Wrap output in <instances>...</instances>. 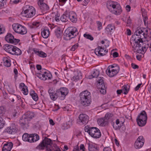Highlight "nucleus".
<instances>
[{"instance_id":"obj_1","label":"nucleus","mask_w":151,"mask_h":151,"mask_svg":"<svg viewBox=\"0 0 151 151\" xmlns=\"http://www.w3.org/2000/svg\"><path fill=\"white\" fill-rule=\"evenodd\" d=\"M148 34V30L146 29H137L134 32L130 41L132 42V43L136 42L139 43V42L143 41V39L147 37Z\"/></svg>"},{"instance_id":"obj_2","label":"nucleus","mask_w":151,"mask_h":151,"mask_svg":"<svg viewBox=\"0 0 151 151\" xmlns=\"http://www.w3.org/2000/svg\"><path fill=\"white\" fill-rule=\"evenodd\" d=\"M79 97L80 102L82 105L87 106L90 105L91 99L90 92L87 90L83 91L80 94Z\"/></svg>"},{"instance_id":"obj_3","label":"nucleus","mask_w":151,"mask_h":151,"mask_svg":"<svg viewBox=\"0 0 151 151\" xmlns=\"http://www.w3.org/2000/svg\"><path fill=\"white\" fill-rule=\"evenodd\" d=\"M107 7L112 13L118 15L122 12L120 4L117 2L108 1L106 3Z\"/></svg>"},{"instance_id":"obj_4","label":"nucleus","mask_w":151,"mask_h":151,"mask_svg":"<svg viewBox=\"0 0 151 151\" xmlns=\"http://www.w3.org/2000/svg\"><path fill=\"white\" fill-rule=\"evenodd\" d=\"M130 43L132 47L137 53L139 52L140 51H146L149 47L148 44H146L143 43V41L139 42V43L136 42L133 43L132 42L130 41Z\"/></svg>"},{"instance_id":"obj_5","label":"nucleus","mask_w":151,"mask_h":151,"mask_svg":"<svg viewBox=\"0 0 151 151\" xmlns=\"http://www.w3.org/2000/svg\"><path fill=\"white\" fill-rule=\"evenodd\" d=\"M85 130L86 132H88L93 138L97 139L101 137V133L100 130L96 127H86Z\"/></svg>"},{"instance_id":"obj_6","label":"nucleus","mask_w":151,"mask_h":151,"mask_svg":"<svg viewBox=\"0 0 151 151\" xmlns=\"http://www.w3.org/2000/svg\"><path fill=\"white\" fill-rule=\"evenodd\" d=\"M21 14H24L23 15L27 17H31L35 14V10L32 6L26 5L23 7Z\"/></svg>"},{"instance_id":"obj_7","label":"nucleus","mask_w":151,"mask_h":151,"mask_svg":"<svg viewBox=\"0 0 151 151\" xmlns=\"http://www.w3.org/2000/svg\"><path fill=\"white\" fill-rule=\"evenodd\" d=\"M147 119V116L146 112L145 111H142L137 116L136 121L139 126L143 127L146 124Z\"/></svg>"},{"instance_id":"obj_8","label":"nucleus","mask_w":151,"mask_h":151,"mask_svg":"<svg viewBox=\"0 0 151 151\" xmlns=\"http://www.w3.org/2000/svg\"><path fill=\"white\" fill-rule=\"evenodd\" d=\"M77 34V29L73 27L68 28L64 33V36L67 38H69V39L75 37Z\"/></svg>"},{"instance_id":"obj_9","label":"nucleus","mask_w":151,"mask_h":151,"mask_svg":"<svg viewBox=\"0 0 151 151\" xmlns=\"http://www.w3.org/2000/svg\"><path fill=\"white\" fill-rule=\"evenodd\" d=\"M119 67L117 65H111L109 66L106 70V74L110 77H113L119 72Z\"/></svg>"},{"instance_id":"obj_10","label":"nucleus","mask_w":151,"mask_h":151,"mask_svg":"<svg viewBox=\"0 0 151 151\" xmlns=\"http://www.w3.org/2000/svg\"><path fill=\"white\" fill-rule=\"evenodd\" d=\"M12 27L14 31L18 33L24 35L27 32L26 28L19 24H13L12 25Z\"/></svg>"},{"instance_id":"obj_11","label":"nucleus","mask_w":151,"mask_h":151,"mask_svg":"<svg viewBox=\"0 0 151 151\" xmlns=\"http://www.w3.org/2000/svg\"><path fill=\"white\" fill-rule=\"evenodd\" d=\"M78 123L80 125L86 124L88 121L89 117L87 115L82 114L79 115Z\"/></svg>"},{"instance_id":"obj_12","label":"nucleus","mask_w":151,"mask_h":151,"mask_svg":"<svg viewBox=\"0 0 151 151\" xmlns=\"http://www.w3.org/2000/svg\"><path fill=\"white\" fill-rule=\"evenodd\" d=\"M18 131V129L15 125L14 124L7 127L4 130V132L9 134L14 135L16 134Z\"/></svg>"},{"instance_id":"obj_13","label":"nucleus","mask_w":151,"mask_h":151,"mask_svg":"<svg viewBox=\"0 0 151 151\" xmlns=\"http://www.w3.org/2000/svg\"><path fill=\"white\" fill-rule=\"evenodd\" d=\"M5 40L8 42L16 45L19 42V39L14 38V36L11 33H8L5 37Z\"/></svg>"},{"instance_id":"obj_14","label":"nucleus","mask_w":151,"mask_h":151,"mask_svg":"<svg viewBox=\"0 0 151 151\" xmlns=\"http://www.w3.org/2000/svg\"><path fill=\"white\" fill-rule=\"evenodd\" d=\"M145 140L142 136L139 137L134 143V147L136 149L141 148L144 144Z\"/></svg>"},{"instance_id":"obj_15","label":"nucleus","mask_w":151,"mask_h":151,"mask_svg":"<svg viewBox=\"0 0 151 151\" xmlns=\"http://www.w3.org/2000/svg\"><path fill=\"white\" fill-rule=\"evenodd\" d=\"M59 96H60L61 100H63L65 96L68 93V90L66 88H60V89L57 90Z\"/></svg>"},{"instance_id":"obj_16","label":"nucleus","mask_w":151,"mask_h":151,"mask_svg":"<svg viewBox=\"0 0 151 151\" xmlns=\"http://www.w3.org/2000/svg\"><path fill=\"white\" fill-rule=\"evenodd\" d=\"M42 142L46 147V151H48L51 147H54L53 145L54 144H52V141L49 138L45 137Z\"/></svg>"},{"instance_id":"obj_17","label":"nucleus","mask_w":151,"mask_h":151,"mask_svg":"<svg viewBox=\"0 0 151 151\" xmlns=\"http://www.w3.org/2000/svg\"><path fill=\"white\" fill-rule=\"evenodd\" d=\"M107 52V50H106L100 46H98L95 50V53L96 55L99 56H103L106 55Z\"/></svg>"},{"instance_id":"obj_18","label":"nucleus","mask_w":151,"mask_h":151,"mask_svg":"<svg viewBox=\"0 0 151 151\" xmlns=\"http://www.w3.org/2000/svg\"><path fill=\"white\" fill-rule=\"evenodd\" d=\"M44 0H39L37 4L41 10L45 11L49 10V9L48 6L45 3L43 2Z\"/></svg>"},{"instance_id":"obj_19","label":"nucleus","mask_w":151,"mask_h":151,"mask_svg":"<svg viewBox=\"0 0 151 151\" xmlns=\"http://www.w3.org/2000/svg\"><path fill=\"white\" fill-rule=\"evenodd\" d=\"M15 46L9 44H6L4 45V49L8 53L13 55Z\"/></svg>"},{"instance_id":"obj_20","label":"nucleus","mask_w":151,"mask_h":151,"mask_svg":"<svg viewBox=\"0 0 151 151\" xmlns=\"http://www.w3.org/2000/svg\"><path fill=\"white\" fill-rule=\"evenodd\" d=\"M48 93L51 99L53 101L55 100L59 96L57 90L55 92L53 89H50L48 90Z\"/></svg>"},{"instance_id":"obj_21","label":"nucleus","mask_w":151,"mask_h":151,"mask_svg":"<svg viewBox=\"0 0 151 151\" xmlns=\"http://www.w3.org/2000/svg\"><path fill=\"white\" fill-rule=\"evenodd\" d=\"M29 120L24 115L21 118L19 122L21 125L24 127L28 126V124Z\"/></svg>"},{"instance_id":"obj_22","label":"nucleus","mask_w":151,"mask_h":151,"mask_svg":"<svg viewBox=\"0 0 151 151\" xmlns=\"http://www.w3.org/2000/svg\"><path fill=\"white\" fill-rule=\"evenodd\" d=\"M106 31L108 33L111 34L115 30L114 25L112 24H108L105 29Z\"/></svg>"},{"instance_id":"obj_23","label":"nucleus","mask_w":151,"mask_h":151,"mask_svg":"<svg viewBox=\"0 0 151 151\" xmlns=\"http://www.w3.org/2000/svg\"><path fill=\"white\" fill-rule=\"evenodd\" d=\"M13 145L11 142L5 144L3 147L2 151H10L12 148Z\"/></svg>"},{"instance_id":"obj_24","label":"nucleus","mask_w":151,"mask_h":151,"mask_svg":"<svg viewBox=\"0 0 151 151\" xmlns=\"http://www.w3.org/2000/svg\"><path fill=\"white\" fill-rule=\"evenodd\" d=\"M69 19L73 23L76 22L77 21V18L76 15V14L74 12L70 13L69 14Z\"/></svg>"},{"instance_id":"obj_25","label":"nucleus","mask_w":151,"mask_h":151,"mask_svg":"<svg viewBox=\"0 0 151 151\" xmlns=\"http://www.w3.org/2000/svg\"><path fill=\"white\" fill-rule=\"evenodd\" d=\"M4 65L6 67H9L11 65L10 60L9 57H4L3 59Z\"/></svg>"},{"instance_id":"obj_26","label":"nucleus","mask_w":151,"mask_h":151,"mask_svg":"<svg viewBox=\"0 0 151 151\" xmlns=\"http://www.w3.org/2000/svg\"><path fill=\"white\" fill-rule=\"evenodd\" d=\"M33 51L37 55L42 58H45L47 56V54L42 51H39L37 50L34 49Z\"/></svg>"},{"instance_id":"obj_27","label":"nucleus","mask_w":151,"mask_h":151,"mask_svg":"<svg viewBox=\"0 0 151 151\" xmlns=\"http://www.w3.org/2000/svg\"><path fill=\"white\" fill-rule=\"evenodd\" d=\"M99 74V72L97 70H94L91 75H89L88 77L89 79H91L93 78H96L98 77Z\"/></svg>"},{"instance_id":"obj_28","label":"nucleus","mask_w":151,"mask_h":151,"mask_svg":"<svg viewBox=\"0 0 151 151\" xmlns=\"http://www.w3.org/2000/svg\"><path fill=\"white\" fill-rule=\"evenodd\" d=\"M39 135L37 134H31L30 142H36L39 139Z\"/></svg>"},{"instance_id":"obj_29","label":"nucleus","mask_w":151,"mask_h":151,"mask_svg":"<svg viewBox=\"0 0 151 151\" xmlns=\"http://www.w3.org/2000/svg\"><path fill=\"white\" fill-rule=\"evenodd\" d=\"M31 136V134L29 135L27 133H24L22 136V139L24 141L30 142Z\"/></svg>"},{"instance_id":"obj_30","label":"nucleus","mask_w":151,"mask_h":151,"mask_svg":"<svg viewBox=\"0 0 151 151\" xmlns=\"http://www.w3.org/2000/svg\"><path fill=\"white\" fill-rule=\"evenodd\" d=\"M49 33V30L47 29H44L41 32L42 37L45 38H47L48 37Z\"/></svg>"},{"instance_id":"obj_31","label":"nucleus","mask_w":151,"mask_h":151,"mask_svg":"<svg viewBox=\"0 0 151 151\" xmlns=\"http://www.w3.org/2000/svg\"><path fill=\"white\" fill-rule=\"evenodd\" d=\"M46 73V71L44 72L43 74H42L40 73H37L36 74V75L41 80L45 81L46 80V78L45 77Z\"/></svg>"},{"instance_id":"obj_32","label":"nucleus","mask_w":151,"mask_h":151,"mask_svg":"<svg viewBox=\"0 0 151 151\" xmlns=\"http://www.w3.org/2000/svg\"><path fill=\"white\" fill-rule=\"evenodd\" d=\"M24 115L25 116L29 121L34 116V113L30 111H27Z\"/></svg>"},{"instance_id":"obj_33","label":"nucleus","mask_w":151,"mask_h":151,"mask_svg":"<svg viewBox=\"0 0 151 151\" xmlns=\"http://www.w3.org/2000/svg\"><path fill=\"white\" fill-rule=\"evenodd\" d=\"M69 17V14L67 13L63 14L61 16L60 20L63 22H66L68 20Z\"/></svg>"},{"instance_id":"obj_34","label":"nucleus","mask_w":151,"mask_h":151,"mask_svg":"<svg viewBox=\"0 0 151 151\" xmlns=\"http://www.w3.org/2000/svg\"><path fill=\"white\" fill-rule=\"evenodd\" d=\"M97 122L101 126H104L108 123L107 121L104 118L99 119L98 120Z\"/></svg>"},{"instance_id":"obj_35","label":"nucleus","mask_w":151,"mask_h":151,"mask_svg":"<svg viewBox=\"0 0 151 151\" xmlns=\"http://www.w3.org/2000/svg\"><path fill=\"white\" fill-rule=\"evenodd\" d=\"M122 93H123L124 94H127L128 93L129 90V86L127 85H124L122 87L121 89Z\"/></svg>"},{"instance_id":"obj_36","label":"nucleus","mask_w":151,"mask_h":151,"mask_svg":"<svg viewBox=\"0 0 151 151\" xmlns=\"http://www.w3.org/2000/svg\"><path fill=\"white\" fill-rule=\"evenodd\" d=\"M30 95L31 96L32 99L35 101H37L38 100V97L37 94L33 91H31L30 93Z\"/></svg>"},{"instance_id":"obj_37","label":"nucleus","mask_w":151,"mask_h":151,"mask_svg":"<svg viewBox=\"0 0 151 151\" xmlns=\"http://www.w3.org/2000/svg\"><path fill=\"white\" fill-rule=\"evenodd\" d=\"M14 50L13 55H19L22 53V52L21 50L16 46L15 47Z\"/></svg>"},{"instance_id":"obj_38","label":"nucleus","mask_w":151,"mask_h":151,"mask_svg":"<svg viewBox=\"0 0 151 151\" xmlns=\"http://www.w3.org/2000/svg\"><path fill=\"white\" fill-rule=\"evenodd\" d=\"M55 34L58 38H60L62 34V31L60 28H58L55 30Z\"/></svg>"},{"instance_id":"obj_39","label":"nucleus","mask_w":151,"mask_h":151,"mask_svg":"<svg viewBox=\"0 0 151 151\" xmlns=\"http://www.w3.org/2000/svg\"><path fill=\"white\" fill-rule=\"evenodd\" d=\"M82 78L81 75V73L79 74L78 73L76 75L72 78V80L73 81H76Z\"/></svg>"},{"instance_id":"obj_40","label":"nucleus","mask_w":151,"mask_h":151,"mask_svg":"<svg viewBox=\"0 0 151 151\" xmlns=\"http://www.w3.org/2000/svg\"><path fill=\"white\" fill-rule=\"evenodd\" d=\"M9 114L12 118H14L16 116L17 112L16 109H13L11 111Z\"/></svg>"},{"instance_id":"obj_41","label":"nucleus","mask_w":151,"mask_h":151,"mask_svg":"<svg viewBox=\"0 0 151 151\" xmlns=\"http://www.w3.org/2000/svg\"><path fill=\"white\" fill-rule=\"evenodd\" d=\"M104 86L103 78L100 77L98 81L97 86Z\"/></svg>"},{"instance_id":"obj_42","label":"nucleus","mask_w":151,"mask_h":151,"mask_svg":"<svg viewBox=\"0 0 151 151\" xmlns=\"http://www.w3.org/2000/svg\"><path fill=\"white\" fill-rule=\"evenodd\" d=\"M100 89V92L102 94H105L106 93V89L105 86H102L98 87Z\"/></svg>"},{"instance_id":"obj_43","label":"nucleus","mask_w":151,"mask_h":151,"mask_svg":"<svg viewBox=\"0 0 151 151\" xmlns=\"http://www.w3.org/2000/svg\"><path fill=\"white\" fill-rule=\"evenodd\" d=\"M88 148L89 151H96V147L90 143L88 144Z\"/></svg>"},{"instance_id":"obj_44","label":"nucleus","mask_w":151,"mask_h":151,"mask_svg":"<svg viewBox=\"0 0 151 151\" xmlns=\"http://www.w3.org/2000/svg\"><path fill=\"white\" fill-rule=\"evenodd\" d=\"M45 147H46L45 145L42 141L40 144L36 148L37 149L41 150H44Z\"/></svg>"},{"instance_id":"obj_45","label":"nucleus","mask_w":151,"mask_h":151,"mask_svg":"<svg viewBox=\"0 0 151 151\" xmlns=\"http://www.w3.org/2000/svg\"><path fill=\"white\" fill-rule=\"evenodd\" d=\"M112 116V114L110 113H107L106 114L105 116V119L106 121H107V123H108V120L110 119Z\"/></svg>"},{"instance_id":"obj_46","label":"nucleus","mask_w":151,"mask_h":151,"mask_svg":"<svg viewBox=\"0 0 151 151\" xmlns=\"http://www.w3.org/2000/svg\"><path fill=\"white\" fill-rule=\"evenodd\" d=\"M24 88H22V91L23 94L24 95H27L28 94V91L27 86H25Z\"/></svg>"},{"instance_id":"obj_47","label":"nucleus","mask_w":151,"mask_h":151,"mask_svg":"<svg viewBox=\"0 0 151 151\" xmlns=\"http://www.w3.org/2000/svg\"><path fill=\"white\" fill-rule=\"evenodd\" d=\"M5 124V122L4 119L0 117V129L2 128Z\"/></svg>"},{"instance_id":"obj_48","label":"nucleus","mask_w":151,"mask_h":151,"mask_svg":"<svg viewBox=\"0 0 151 151\" xmlns=\"http://www.w3.org/2000/svg\"><path fill=\"white\" fill-rule=\"evenodd\" d=\"M84 37L86 38L89 39L91 40H92L93 39V38L91 35L85 34L83 35Z\"/></svg>"},{"instance_id":"obj_49","label":"nucleus","mask_w":151,"mask_h":151,"mask_svg":"<svg viewBox=\"0 0 151 151\" xmlns=\"http://www.w3.org/2000/svg\"><path fill=\"white\" fill-rule=\"evenodd\" d=\"M111 124L112 125L113 128L115 130L119 129L121 127V126L117 125L115 123L113 122H111Z\"/></svg>"},{"instance_id":"obj_50","label":"nucleus","mask_w":151,"mask_h":151,"mask_svg":"<svg viewBox=\"0 0 151 151\" xmlns=\"http://www.w3.org/2000/svg\"><path fill=\"white\" fill-rule=\"evenodd\" d=\"M45 77L47 79H51L52 78V74L50 73H47L46 72V73L45 74Z\"/></svg>"},{"instance_id":"obj_51","label":"nucleus","mask_w":151,"mask_h":151,"mask_svg":"<svg viewBox=\"0 0 151 151\" xmlns=\"http://www.w3.org/2000/svg\"><path fill=\"white\" fill-rule=\"evenodd\" d=\"M98 29L99 30H100L102 28V24L101 22L99 21L96 22Z\"/></svg>"},{"instance_id":"obj_52","label":"nucleus","mask_w":151,"mask_h":151,"mask_svg":"<svg viewBox=\"0 0 151 151\" xmlns=\"http://www.w3.org/2000/svg\"><path fill=\"white\" fill-rule=\"evenodd\" d=\"M5 112V109L4 107L3 106H0V115L2 114H4Z\"/></svg>"},{"instance_id":"obj_53","label":"nucleus","mask_w":151,"mask_h":151,"mask_svg":"<svg viewBox=\"0 0 151 151\" xmlns=\"http://www.w3.org/2000/svg\"><path fill=\"white\" fill-rule=\"evenodd\" d=\"M78 46V44H75L72 46L70 50L71 51H74Z\"/></svg>"},{"instance_id":"obj_54","label":"nucleus","mask_w":151,"mask_h":151,"mask_svg":"<svg viewBox=\"0 0 151 151\" xmlns=\"http://www.w3.org/2000/svg\"><path fill=\"white\" fill-rule=\"evenodd\" d=\"M126 22L127 23V26H129L130 25L131 23V19L129 17L128 19H127Z\"/></svg>"},{"instance_id":"obj_55","label":"nucleus","mask_w":151,"mask_h":151,"mask_svg":"<svg viewBox=\"0 0 151 151\" xmlns=\"http://www.w3.org/2000/svg\"><path fill=\"white\" fill-rule=\"evenodd\" d=\"M20 0H11L10 3L11 4H17L19 2Z\"/></svg>"},{"instance_id":"obj_56","label":"nucleus","mask_w":151,"mask_h":151,"mask_svg":"<svg viewBox=\"0 0 151 151\" xmlns=\"http://www.w3.org/2000/svg\"><path fill=\"white\" fill-rule=\"evenodd\" d=\"M131 65L132 67L134 69H138L139 68V66L138 65L135 64L133 63H132Z\"/></svg>"},{"instance_id":"obj_57","label":"nucleus","mask_w":151,"mask_h":151,"mask_svg":"<svg viewBox=\"0 0 151 151\" xmlns=\"http://www.w3.org/2000/svg\"><path fill=\"white\" fill-rule=\"evenodd\" d=\"M126 33L127 35H131L132 32L129 29H127Z\"/></svg>"},{"instance_id":"obj_58","label":"nucleus","mask_w":151,"mask_h":151,"mask_svg":"<svg viewBox=\"0 0 151 151\" xmlns=\"http://www.w3.org/2000/svg\"><path fill=\"white\" fill-rule=\"evenodd\" d=\"M119 54L117 52H114L112 54L113 57L114 58H116L118 57Z\"/></svg>"},{"instance_id":"obj_59","label":"nucleus","mask_w":151,"mask_h":151,"mask_svg":"<svg viewBox=\"0 0 151 151\" xmlns=\"http://www.w3.org/2000/svg\"><path fill=\"white\" fill-rule=\"evenodd\" d=\"M5 29L4 28L1 27L0 26V34L4 33V32Z\"/></svg>"},{"instance_id":"obj_60","label":"nucleus","mask_w":151,"mask_h":151,"mask_svg":"<svg viewBox=\"0 0 151 151\" xmlns=\"http://www.w3.org/2000/svg\"><path fill=\"white\" fill-rule=\"evenodd\" d=\"M142 85V83L138 84L135 88V90L136 91H137L139 90L141 86Z\"/></svg>"},{"instance_id":"obj_61","label":"nucleus","mask_w":151,"mask_h":151,"mask_svg":"<svg viewBox=\"0 0 151 151\" xmlns=\"http://www.w3.org/2000/svg\"><path fill=\"white\" fill-rule=\"evenodd\" d=\"M126 9L127 12H129L130 11L131 7L129 5H127L126 6Z\"/></svg>"},{"instance_id":"obj_62","label":"nucleus","mask_w":151,"mask_h":151,"mask_svg":"<svg viewBox=\"0 0 151 151\" xmlns=\"http://www.w3.org/2000/svg\"><path fill=\"white\" fill-rule=\"evenodd\" d=\"M72 122L73 121L72 119L70 120L69 121L66 123V124L68 125L70 127L72 125Z\"/></svg>"},{"instance_id":"obj_63","label":"nucleus","mask_w":151,"mask_h":151,"mask_svg":"<svg viewBox=\"0 0 151 151\" xmlns=\"http://www.w3.org/2000/svg\"><path fill=\"white\" fill-rule=\"evenodd\" d=\"M32 24L33 26H35L36 27H38L39 26V23L37 22H33L32 23Z\"/></svg>"},{"instance_id":"obj_64","label":"nucleus","mask_w":151,"mask_h":151,"mask_svg":"<svg viewBox=\"0 0 151 151\" xmlns=\"http://www.w3.org/2000/svg\"><path fill=\"white\" fill-rule=\"evenodd\" d=\"M103 151H111V150L110 148L107 147L104 148Z\"/></svg>"}]
</instances>
